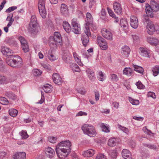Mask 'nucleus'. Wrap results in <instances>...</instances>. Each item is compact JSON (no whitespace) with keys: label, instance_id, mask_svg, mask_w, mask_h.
I'll return each instance as SVG.
<instances>
[{"label":"nucleus","instance_id":"nucleus-58","mask_svg":"<svg viewBox=\"0 0 159 159\" xmlns=\"http://www.w3.org/2000/svg\"><path fill=\"white\" fill-rule=\"evenodd\" d=\"M17 8V7L16 6L10 7L6 10V12L7 13H9L16 9Z\"/></svg>","mask_w":159,"mask_h":159},{"label":"nucleus","instance_id":"nucleus-48","mask_svg":"<svg viewBox=\"0 0 159 159\" xmlns=\"http://www.w3.org/2000/svg\"><path fill=\"white\" fill-rule=\"evenodd\" d=\"M8 82L6 77L0 75V83L1 84H7Z\"/></svg>","mask_w":159,"mask_h":159},{"label":"nucleus","instance_id":"nucleus-30","mask_svg":"<svg viewBox=\"0 0 159 159\" xmlns=\"http://www.w3.org/2000/svg\"><path fill=\"white\" fill-rule=\"evenodd\" d=\"M122 155L124 158L127 159L130 157L131 153L129 150L123 149L122 152Z\"/></svg>","mask_w":159,"mask_h":159},{"label":"nucleus","instance_id":"nucleus-19","mask_svg":"<svg viewBox=\"0 0 159 159\" xmlns=\"http://www.w3.org/2000/svg\"><path fill=\"white\" fill-rule=\"evenodd\" d=\"M95 153V151L94 150L92 149H90L83 152L82 153V154L84 157H90L93 156Z\"/></svg>","mask_w":159,"mask_h":159},{"label":"nucleus","instance_id":"nucleus-33","mask_svg":"<svg viewBox=\"0 0 159 159\" xmlns=\"http://www.w3.org/2000/svg\"><path fill=\"white\" fill-rule=\"evenodd\" d=\"M133 70L130 67H125L123 70L124 74L129 76L133 73Z\"/></svg>","mask_w":159,"mask_h":159},{"label":"nucleus","instance_id":"nucleus-50","mask_svg":"<svg viewBox=\"0 0 159 159\" xmlns=\"http://www.w3.org/2000/svg\"><path fill=\"white\" fill-rule=\"evenodd\" d=\"M19 134L22 139H26L28 137V135L26 131L22 130Z\"/></svg>","mask_w":159,"mask_h":159},{"label":"nucleus","instance_id":"nucleus-27","mask_svg":"<svg viewBox=\"0 0 159 159\" xmlns=\"http://www.w3.org/2000/svg\"><path fill=\"white\" fill-rule=\"evenodd\" d=\"M58 43L56 40L54 39L53 36H51L49 37V43L50 46L52 47H57V43Z\"/></svg>","mask_w":159,"mask_h":159},{"label":"nucleus","instance_id":"nucleus-61","mask_svg":"<svg viewBox=\"0 0 159 159\" xmlns=\"http://www.w3.org/2000/svg\"><path fill=\"white\" fill-rule=\"evenodd\" d=\"M96 4V1L94 0H90L89 3V7L90 8H92L95 7Z\"/></svg>","mask_w":159,"mask_h":159},{"label":"nucleus","instance_id":"nucleus-63","mask_svg":"<svg viewBox=\"0 0 159 159\" xmlns=\"http://www.w3.org/2000/svg\"><path fill=\"white\" fill-rule=\"evenodd\" d=\"M147 95L148 97H152L153 99H155L156 98L155 93L152 92H148Z\"/></svg>","mask_w":159,"mask_h":159},{"label":"nucleus","instance_id":"nucleus-49","mask_svg":"<svg viewBox=\"0 0 159 159\" xmlns=\"http://www.w3.org/2000/svg\"><path fill=\"white\" fill-rule=\"evenodd\" d=\"M21 47L24 52H26L29 51V48L27 42L22 45Z\"/></svg>","mask_w":159,"mask_h":159},{"label":"nucleus","instance_id":"nucleus-29","mask_svg":"<svg viewBox=\"0 0 159 159\" xmlns=\"http://www.w3.org/2000/svg\"><path fill=\"white\" fill-rule=\"evenodd\" d=\"M88 77L90 80L92 81H93L95 79V77L94 76V72L93 71L90 69H88L86 71Z\"/></svg>","mask_w":159,"mask_h":159},{"label":"nucleus","instance_id":"nucleus-25","mask_svg":"<svg viewBox=\"0 0 159 159\" xmlns=\"http://www.w3.org/2000/svg\"><path fill=\"white\" fill-rule=\"evenodd\" d=\"M100 127L102 131L105 133H109L110 131V126L107 124L102 123L100 124Z\"/></svg>","mask_w":159,"mask_h":159},{"label":"nucleus","instance_id":"nucleus-4","mask_svg":"<svg viewBox=\"0 0 159 159\" xmlns=\"http://www.w3.org/2000/svg\"><path fill=\"white\" fill-rule=\"evenodd\" d=\"M82 129L84 134L90 137H94L97 134L96 130L93 126L90 124H86L82 127Z\"/></svg>","mask_w":159,"mask_h":159},{"label":"nucleus","instance_id":"nucleus-26","mask_svg":"<svg viewBox=\"0 0 159 159\" xmlns=\"http://www.w3.org/2000/svg\"><path fill=\"white\" fill-rule=\"evenodd\" d=\"M86 23L89 25H93V18L91 14L87 12L86 14Z\"/></svg>","mask_w":159,"mask_h":159},{"label":"nucleus","instance_id":"nucleus-47","mask_svg":"<svg viewBox=\"0 0 159 159\" xmlns=\"http://www.w3.org/2000/svg\"><path fill=\"white\" fill-rule=\"evenodd\" d=\"M9 103L8 100L4 97L0 98V103L3 105H7Z\"/></svg>","mask_w":159,"mask_h":159},{"label":"nucleus","instance_id":"nucleus-56","mask_svg":"<svg viewBox=\"0 0 159 159\" xmlns=\"http://www.w3.org/2000/svg\"><path fill=\"white\" fill-rule=\"evenodd\" d=\"M18 39L20 42L21 46L27 42L25 38L22 36L19 37Z\"/></svg>","mask_w":159,"mask_h":159},{"label":"nucleus","instance_id":"nucleus-17","mask_svg":"<svg viewBox=\"0 0 159 159\" xmlns=\"http://www.w3.org/2000/svg\"><path fill=\"white\" fill-rule=\"evenodd\" d=\"M120 141L118 139L112 138L108 140V145L109 146L114 147L116 145L119 143Z\"/></svg>","mask_w":159,"mask_h":159},{"label":"nucleus","instance_id":"nucleus-60","mask_svg":"<svg viewBox=\"0 0 159 159\" xmlns=\"http://www.w3.org/2000/svg\"><path fill=\"white\" fill-rule=\"evenodd\" d=\"M107 9L110 16L113 18H116V15L109 8H107Z\"/></svg>","mask_w":159,"mask_h":159},{"label":"nucleus","instance_id":"nucleus-40","mask_svg":"<svg viewBox=\"0 0 159 159\" xmlns=\"http://www.w3.org/2000/svg\"><path fill=\"white\" fill-rule=\"evenodd\" d=\"M159 66H156L152 68V71L153 75L154 76H156L159 74Z\"/></svg>","mask_w":159,"mask_h":159},{"label":"nucleus","instance_id":"nucleus-38","mask_svg":"<svg viewBox=\"0 0 159 159\" xmlns=\"http://www.w3.org/2000/svg\"><path fill=\"white\" fill-rule=\"evenodd\" d=\"M133 67L135 71L141 74H143V69L142 67L137 65H133Z\"/></svg>","mask_w":159,"mask_h":159},{"label":"nucleus","instance_id":"nucleus-12","mask_svg":"<svg viewBox=\"0 0 159 159\" xmlns=\"http://www.w3.org/2000/svg\"><path fill=\"white\" fill-rule=\"evenodd\" d=\"M103 36L106 39L111 40L112 39V34L111 32L105 28L102 29L101 31Z\"/></svg>","mask_w":159,"mask_h":159},{"label":"nucleus","instance_id":"nucleus-51","mask_svg":"<svg viewBox=\"0 0 159 159\" xmlns=\"http://www.w3.org/2000/svg\"><path fill=\"white\" fill-rule=\"evenodd\" d=\"M33 74L35 76L40 75L42 74V71L38 69H34L32 71Z\"/></svg>","mask_w":159,"mask_h":159},{"label":"nucleus","instance_id":"nucleus-3","mask_svg":"<svg viewBox=\"0 0 159 159\" xmlns=\"http://www.w3.org/2000/svg\"><path fill=\"white\" fill-rule=\"evenodd\" d=\"M150 5L146 4L145 11L146 13L150 17H152L153 16V11H157L159 9V5L158 3L154 0L150 2Z\"/></svg>","mask_w":159,"mask_h":159},{"label":"nucleus","instance_id":"nucleus-54","mask_svg":"<svg viewBox=\"0 0 159 159\" xmlns=\"http://www.w3.org/2000/svg\"><path fill=\"white\" fill-rule=\"evenodd\" d=\"M148 16L150 17V16L148 15L147 14V15H143V20L144 23L146 22V23L148 24V23L151 22L149 20V18H148Z\"/></svg>","mask_w":159,"mask_h":159},{"label":"nucleus","instance_id":"nucleus-31","mask_svg":"<svg viewBox=\"0 0 159 159\" xmlns=\"http://www.w3.org/2000/svg\"><path fill=\"white\" fill-rule=\"evenodd\" d=\"M75 61L80 66H83V64L82 63L80 57L75 52L73 53Z\"/></svg>","mask_w":159,"mask_h":159},{"label":"nucleus","instance_id":"nucleus-13","mask_svg":"<svg viewBox=\"0 0 159 159\" xmlns=\"http://www.w3.org/2000/svg\"><path fill=\"white\" fill-rule=\"evenodd\" d=\"M130 22V25L133 28L136 29L138 27V20L136 16L134 15L131 16Z\"/></svg>","mask_w":159,"mask_h":159},{"label":"nucleus","instance_id":"nucleus-53","mask_svg":"<svg viewBox=\"0 0 159 159\" xmlns=\"http://www.w3.org/2000/svg\"><path fill=\"white\" fill-rule=\"evenodd\" d=\"M57 140L56 137L50 136L48 137V140L49 142L52 143H55Z\"/></svg>","mask_w":159,"mask_h":159},{"label":"nucleus","instance_id":"nucleus-41","mask_svg":"<svg viewBox=\"0 0 159 159\" xmlns=\"http://www.w3.org/2000/svg\"><path fill=\"white\" fill-rule=\"evenodd\" d=\"M13 15H11V16H8L7 18V20L9 21V23L7 25V27H10L11 26L14 21V19L12 18Z\"/></svg>","mask_w":159,"mask_h":159},{"label":"nucleus","instance_id":"nucleus-35","mask_svg":"<svg viewBox=\"0 0 159 159\" xmlns=\"http://www.w3.org/2000/svg\"><path fill=\"white\" fill-rule=\"evenodd\" d=\"M54 39L57 40V42L60 43L62 40L61 36L60 34L58 32H55L54 34Z\"/></svg>","mask_w":159,"mask_h":159},{"label":"nucleus","instance_id":"nucleus-11","mask_svg":"<svg viewBox=\"0 0 159 159\" xmlns=\"http://www.w3.org/2000/svg\"><path fill=\"white\" fill-rule=\"evenodd\" d=\"M44 55L45 57H48L51 61H54L58 58V57L54 54V52L51 49L49 50Z\"/></svg>","mask_w":159,"mask_h":159},{"label":"nucleus","instance_id":"nucleus-5","mask_svg":"<svg viewBox=\"0 0 159 159\" xmlns=\"http://www.w3.org/2000/svg\"><path fill=\"white\" fill-rule=\"evenodd\" d=\"M29 31L31 33L35 34L38 32L39 27L37 22L36 17L34 15L32 16L31 18L30 22L29 24Z\"/></svg>","mask_w":159,"mask_h":159},{"label":"nucleus","instance_id":"nucleus-24","mask_svg":"<svg viewBox=\"0 0 159 159\" xmlns=\"http://www.w3.org/2000/svg\"><path fill=\"white\" fill-rule=\"evenodd\" d=\"M60 12L61 13L64 15H67L68 13V11L67 5L64 4H62L61 6Z\"/></svg>","mask_w":159,"mask_h":159},{"label":"nucleus","instance_id":"nucleus-18","mask_svg":"<svg viewBox=\"0 0 159 159\" xmlns=\"http://www.w3.org/2000/svg\"><path fill=\"white\" fill-rule=\"evenodd\" d=\"M45 152L47 156L50 158L53 157L55 154L54 150L50 147H48L46 149Z\"/></svg>","mask_w":159,"mask_h":159},{"label":"nucleus","instance_id":"nucleus-6","mask_svg":"<svg viewBox=\"0 0 159 159\" xmlns=\"http://www.w3.org/2000/svg\"><path fill=\"white\" fill-rule=\"evenodd\" d=\"M46 0H39L38 3V8L40 14L43 18L46 17L47 13L45 7Z\"/></svg>","mask_w":159,"mask_h":159},{"label":"nucleus","instance_id":"nucleus-45","mask_svg":"<svg viewBox=\"0 0 159 159\" xmlns=\"http://www.w3.org/2000/svg\"><path fill=\"white\" fill-rule=\"evenodd\" d=\"M144 146L145 147H147L148 148L156 150L157 149V148L156 145L152 144H144Z\"/></svg>","mask_w":159,"mask_h":159},{"label":"nucleus","instance_id":"nucleus-28","mask_svg":"<svg viewBox=\"0 0 159 159\" xmlns=\"http://www.w3.org/2000/svg\"><path fill=\"white\" fill-rule=\"evenodd\" d=\"M93 25H89L88 24H85L84 28V34H82V35H87L88 36H90L91 33L89 28V26H90Z\"/></svg>","mask_w":159,"mask_h":159},{"label":"nucleus","instance_id":"nucleus-36","mask_svg":"<svg viewBox=\"0 0 159 159\" xmlns=\"http://www.w3.org/2000/svg\"><path fill=\"white\" fill-rule=\"evenodd\" d=\"M5 94L7 97L13 100L16 99L17 98L16 96L12 92H7Z\"/></svg>","mask_w":159,"mask_h":159},{"label":"nucleus","instance_id":"nucleus-59","mask_svg":"<svg viewBox=\"0 0 159 159\" xmlns=\"http://www.w3.org/2000/svg\"><path fill=\"white\" fill-rule=\"evenodd\" d=\"M95 100L96 101H98L99 100L100 97V94L99 92L98 91L96 90L94 91Z\"/></svg>","mask_w":159,"mask_h":159},{"label":"nucleus","instance_id":"nucleus-2","mask_svg":"<svg viewBox=\"0 0 159 159\" xmlns=\"http://www.w3.org/2000/svg\"><path fill=\"white\" fill-rule=\"evenodd\" d=\"M71 146V143L68 140L62 141L58 143L55 149L57 156L60 158L66 157L70 151Z\"/></svg>","mask_w":159,"mask_h":159},{"label":"nucleus","instance_id":"nucleus-1","mask_svg":"<svg viewBox=\"0 0 159 159\" xmlns=\"http://www.w3.org/2000/svg\"><path fill=\"white\" fill-rule=\"evenodd\" d=\"M2 52L4 55L10 56L6 59L7 64L12 67H18L20 66L22 64L21 58L19 56H14L11 54L13 53V51L7 47H2Z\"/></svg>","mask_w":159,"mask_h":159},{"label":"nucleus","instance_id":"nucleus-7","mask_svg":"<svg viewBox=\"0 0 159 159\" xmlns=\"http://www.w3.org/2000/svg\"><path fill=\"white\" fill-rule=\"evenodd\" d=\"M139 52L141 56L146 57L150 58L152 54V52L149 48H146L140 47Z\"/></svg>","mask_w":159,"mask_h":159},{"label":"nucleus","instance_id":"nucleus-64","mask_svg":"<svg viewBox=\"0 0 159 159\" xmlns=\"http://www.w3.org/2000/svg\"><path fill=\"white\" fill-rule=\"evenodd\" d=\"M101 15V18L102 19H104V17L106 15V12L105 9L103 8L102 9Z\"/></svg>","mask_w":159,"mask_h":159},{"label":"nucleus","instance_id":"nucleus-8","mask_svg":"<svg viewBox=\"0 0 159 159\" xmlns=\"http://www.w3.org/2000/svg\"><path fill=\"white\" fill-rule=\"evenodd\" d=\"M71 25L72 26L73 31L76 34H79L80 33L81 28L80 25L79 24L76 18H74L72 19Z\"/></svg>","mask_w":159,"mask_h":159},{"label":"nucleus","instance_id":"nucleus-32","mask_svg":"<svg viewBox=\"0 0 159 159\" xmlns=\"http://www.w3.org/2000/svg\"><path fill=\"white\" fill-rule=\"evenodd\" d=\"M70 67L73 71L79 72L80 70L78 65L75 63H70Z\"/></svg>","mask_w":159,"mask_h":159},{"label":"nucleus","instance_id":"nucleus-43","mask_svg":"<svg viewBox=\"0 0 159 159\" xmlns=\"http://www.w3.org/2000/svg\"><path fill=\"white\" fill-rule=\"evenodd\" d=\"M129 102L133 105H138L139 103V100L133 99L131 97H129Z\"/></svg>","mask_w":159,"mask_h":159},{"label":"nucleus","instance_id":"nucleus-55","mask_svg":"<svg viewBox=\"0 0 159 159\" xmlns=\"http://www.w3.org/2000/svg\"><path fill=\"white\" fill-rule=\"evenodd\" d=\"M110 79L112 81L116 82L118 80L117 76L114 74L111 75Z\"/></svg>","mask_w":159,"mask_h":159},{"label":"nucleus","instance_id":"nucleus-10","mask_svg":"<svg viewBox=\"0 0 159 159\" xmlns=\"http://www.w3.org/2000/svg\"><path fill=\"white\" fill-rule=\"evenodd\" d=\"M97 40L98 43L101 49L104 50L107 49L108 48L107 43L104 39L101 36H98Z\"/></svg>","mask_w":159,"mask_h":159},{"label":"nucleus","instance_id":"nucleus-57","mask_svg":"<svg viewBox=\"0 0 159 159\" xmlns=\"http://www.w3.org/2000/svg\"><path fill=\"white\" fill-rule=\"evenodd\" d=\"M96 159H106V157L104 154L99 153L97 155Z\"/></svg>","mask_w":159,"mask_h":159},{"label":"nucleus","instance_id":"nucleus-22","mask_svg":"<svg viewBox=\"0 0 159 159\" xmlns=\"http://www.w3.org/2000/svg\"><path fill=\"white\" fill-rule=\"evenodd\" d=\"M120 25L124 30H127L128 27V24L127 19H121L120 21Z\"/></svg>","mask_w":159,"mask_h":159},{"label":"nucleus","instance_id":"nucleus-52","mask_svg":"<svg viewBox=\"0 0 159 159\" xmlns=\"http://www.w3.org/2000/svg\"><path fill=\"white\" fill-rule=\"evenodd\" d=\"M136 85L139 89H144L145 88V86L139 81L136 83Z\"/></svg>","mask_w":159,"mask_h":159},{"label":"nucleus","instance_id":"nucleus-23","mask_svg":"<svg viewBox=\"0 0 159 159\" xmlns=\"http://www.w3.org/2000/svg\"><path fill=\"white\" fill-rule=\"evenodd\" d=\"M90 36L87 35H82L81 40L83 45L85 46H87L89 44V38Z\"/></svg>","mask_w":159,"mask_h":159},{"label":"nucleus","instance_id":"nucleus-15","mask_svg":"<svg viewBox=\"0 0 159 159\" xmlns=\"http://www.w3.org/2000/svg\"><path fill=\"white\" fill-rule=\"evenodd\" d=\"M130 49L127 46H124L121 48V53L124 57H127L130 53Z\"/></svg>","mask_w":159,"mask_h":159},{"label":"nucleus","instance_id":"nucleus-14","mask_svg":"<svg viewBox=\"0 0 159 159\" xmlns=\"http://www.w3.org/2000/svg\"><path fill=\"white\" fill-rule=\"evenodd\" d=\"M52 79L55 84L60 85L62 83V78L60 75L57 73H54L52 75Z\"/></svg>","mask_w":159,"mask_h":159},{"label":"nucleus","instance_id":"nucleus-39","mask_svg":"<svg viewBox=\"0 0 159 159\" xmlns=\"http://www.w3.org/2000/svg\"><path fill=\"white\" fill-rule=\"evenodd\" d=\"M98 78L100 81H103L106 79V77L105 76V74L102 71H100L99 72Z\"/></svg>","mask_w":159,"mask_h":159},{"label":"nucleus","instance_id":"nucleus-44","mask_svg":"<svg viewBox=\"0 0 159 159\" xmlns=\"http://www.w3.org/2000/svg\"><path fill=\"white\" fill-rule=\"evenodd\" d=\"M52 87L50 85L47 84L44 85L43 89L46 93H49L50 92L52 89Z\"/></svg>","mask_w":159,"mask_h":159},{"label":"nucleus","instance_id":"nucleus-21","mask_svg":"<svg viewBox=\"0 0 159 159\" xmlns=\"http://www.w3.org/2000/svg\"><path fill=\"white\" fill-rule=\"evenodd\" d=\"M15 159H25L26 157V154L24 152L17 153L13 157Z\"/></svg>","mask_w":159,"mask_h":159},{"label":"nucleus","instance_id":"nucleus-46","mask_svg":"<svg viewBox=\"0 0 159 159\" xmlns=\"http://www.w3.org/2000/svg\"><path fill=\"white\" fill-rule=\"evenodd\" d=\"M109 155L112 158H116L117 155V153L115 150H111L110 151Z\"/></svg>","mask_w":159,"mask_h":159},{"label":"nucleus","instance_id":"nucleus-34","mask_svg":"<svg viewBox=\"0 0 159 159\" xmlns=\"http://www.w3.org/2000/svg\"><path fill=\"white\" fill-rule=\"evenodd\" d=\"M63 26L65 31L67 33H69L70 31V27L69 23L64 21L63 23Z\"/></svg>","mask_w":159,"mask_h":159},{"label":"nucleus","instance_id":"nucleus-9","mask_svg":"<svg viewBox=\"0 0 159 159\" xmlns=\"http://www.w3.org/2000/svg\"><path fill=\"white\" fill-rule=\"evenodd\" d=\"M147 24V28L148 33L149 34L152 35L155 30L159 33V26L157 27V28H156L152 22L148 23Z\"/></svg>","mask_w":159,"mask_h":159},{"label":"nucleus","instance_id":"nucleus-16","mask_svg":"<svg viewBox=\"0 0 159 159\" xmlns=\"http://www.w3.org/2000/svg\"><path fill=\"white\" fill-rule=\"evenodd\" d=\"M113 8L115 12L119 15L122 13V9L121 5L119 3L115 2L113 4Z\"/></svg>","mask_w":159,"mask_h":159},{"label":"nucleus","instance_id":"nucleus-20","mask_svg":"<svg viewBox=\"0 0 159 159\" xmlns=\"http://www.w3.org/2000/svg\"><path fill=\"white\" fill-rule=\"evenodd\" d=\"M148 42L152 45H156L159 43V40L156 38L148 37L147 38Z\"/></svg>","mask_w":159,"mask_h":159},{"label":"nucleus","instance_id":"nucleus-37","mask_svg":"<svg viewBox=\"0 0 159 159\" xmlns=\"http://www.w3.org/2000/svg\"><path fill=\"white\" fill-rule=\"evenodd\" d=\"M8 112L10 116L15 117L17 116L18 111L15 109H10L9 110Z\"/></svg>","mask_w":159,"mask_h":159},{"label":"nucleus","instance_id":"nucleus-42","mask_svg":"<svg viewBox=\"0 0 159 159\" xmlns=\"http://www.w3.org/2000/svg\"><path fill=\"white\" fill-rule=\"evenodd\" d=\"M118 127L120 130L122 131L123 132L127 134H128L129 130L128 128L119 125H118Z\"/></svg>","mask_w":159,"mask_h":159},{"label":"nucleus","instance_id":"nucleus-62","mask_svg":"<svg viewBox=\"0 0 159 159\" xmlns=\"http://www.w3.org/2000/svg\"><path fill=\"white\" fill-rule=\"evenodd\" d=\"M87 113H86V112L80 111L76 114V116H87Z\"/></svg>","mask_w":159,"mask_h":159}]
</instances>
